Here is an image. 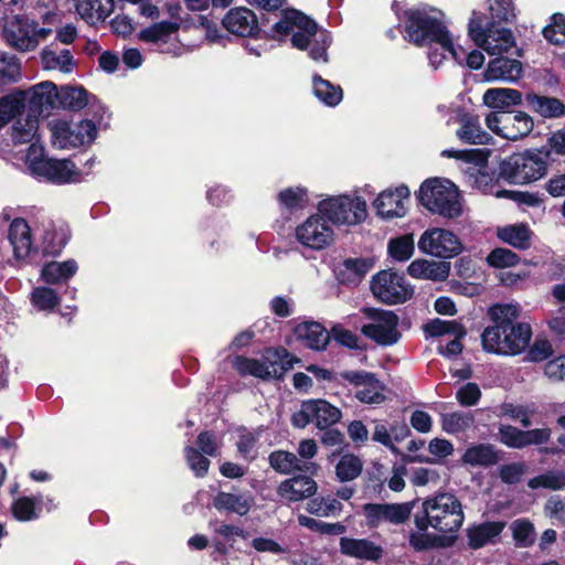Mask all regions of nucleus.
I'll return each instance as SVG.
<instances>
[{"label":"nucleus","instance_id":"obj_1","mask_svg":"<svg viewBox=\"0 0 565 565\" xmlns=\"http://www.w3.org/2000/svg\"><path fill=\"white\" fill-rule=\"evenodd\" d=\"M493 322L482 332L483 349L502 355L522 353L532 339V328L527 322H519L520 307L516 303H498L489 308Z\"/></svg>","mask_w":565,"mask_h":565},{"label":"nucleus","instance_id":"obj_2","mask_svg":"<svg viewBox=\"0 0 565 565\" xmlns=\"http://www.w3.org/2000/svg\"><path fill=\"white\" fill-rule=\"evenodd\" d=\"M405 38L416 45L437 43L454 57L456 62L478 70L484 62L480 51L467 52L460 45H455L447 28L437 17L434 10H409L406 12Z\"/></svg>","mask_w":565,"mask_h":565},{"label":"nucleus","instance_id":"obj_3","mask_svg":"<svg viewBox=\"0 0 565 565\" xmlns=\"http://www.w3.org/2000/svg\"><path fill=\"white\" fill-rule=\"evenodd\" d=\"M423 513H417L414 523L417 529L433 527L443 533L458 531L465 521L461 502L449 492L438 493L423 501Z\"/></svg>","mask_w":565,"mask_h":565},{"label":"nucleus","instance_id":"obj_4","mask_svg":"<svg viewBox=\"0 0 565 565\" xmlns=\"http://www.w3.org/2000/svg\"><path fill=\"white\" fill-rule=\"evenodd\" d=\"M299 359L285 349H267L262 360L236 356L234 367L241 375H252L262 380L280 379L292 369Z\"/></svg>","mask_w":565,"mask_h":565},{"label":"nucleus","instance_id":"obj_5","mask_svg":"<svg viewBox=\"0 0 565 565\" xmlns=\"http://www.w3.org/2000/svg\"><path fill=\"white\" fill-rule=\"evenodd\" d=\"M419 200L426 209L446 217H456L461 211L458 191L448 180L425 181L419 190Z\"/></svg>","mask_w":565,"mask_h":565},{"label":"nucleus","instance_id":"obj_6","mask_svg":"<svg viewBox=\"0 0 565 565\" xmlns=\"http://www.w3.org/2000/svg\"><path fill=\"white\" fill-rule=\"evenodd\" d=\"M468 31L473 42L490 55H502L515 47V39L509 29L501 28L493 22L484 30L480 13L476 11L472 12Z\"/></svg>","mask_w":565,"mask_h":565},{"label":"nucleus","instance_id":"obj_7","mask_svg":"<svg viewBox=\"0 0 565 565\" xmlns=\"http://www.w3.org/2000/svg\"><path fill=\"white\" fill-rule=\"evenodd\" d=\"M50 131L54 146L71 149L90 145L97 135L96 125L92 120L77 122L56 119L50 122Z\"/></svg>","mask_w":565,"mask_h":565},{"label":"nucleus","instance_id":"obj_8","mask_svg":"<svg viewBox=\"0 0 565 565\" xmlns=\"http://www.w3.org/2000/svg\"><path fill=\"white\" fill-rule=\"evenodd\" d=\"M319 212L332 223L354 225L366 217V203L358 196L341 195L322 201Z\"/></svg>","mask_w":565,"mask_h":565},{"label":"nucleus","instance_id":"obj_9","mask_svg":"<svg viewBox=\"0 0 565 565\" xmlns=\"http://www.w3.org/2000/svg\"><path fill=\"white\" fill-rule=\"evenodd\" d=\"M546 162L532 153H515L501 163V174L513 183H529L542 178Z\"/></svg>","mask_w":565,"mask_h":565},{"label":"nucleus","instance_id":"obj_10","mask_svg":"<svg viewBox=\"0 0 565 565\" xmlns=\"http://www.w3.org/2000/svg\"><path fill=\"white\" fill-rule=\"evenodd\" d=\"M32 153L28 156V167L32 174L56 184L81 182L82 173L73 161L68 159L40 158L32 159Z\"/></svg>","mask_w":565,"mask_h":565},{"label":"nucleus","instance_id":"obj_11","mask_svg":"<svg viewBox=\"0 0 565 565\" xmlns=\"http://www.w3.org/2000/svg\"><path fill=\"white\" fill-rule=\"evenodd\" d=\"M486 125L495 135L513 141L526 137L534 127L532 117L523 111L491 113Z\"/></svg>","mask_w":565,"mask_h":565},{"label":"nucleus","instance_id":"obj_12","mask_svg":"<svg viewBox=\"0 0 565 565\" xmlns=\"http://www.w3.org/2000/svg\"><path fill=\"white\" fill-rule=\"evenodd\" d=\"M370 322L362 327V333L380 345H393L399 338L398 317L387 310L364 309Z\"/></svg>","mask_w":565,"mask_h":565},{"label":"nucleus","instance_id":"obj_13","mask_svg":"<svg viewBox=\"0 0 565 565\" xmlns=\"http://www.w3.org/2000/svg\"><path fill=\"white\" fill-rule=\"evenodd\" d=\"M371 290L374 297L387 305L405 302L414 292L404 276L391 270H382L375 275L372 279Z\"/></svg>","mask_w":565,"mask_h":565},{"label":"nucleus","instance_id":"obj_14","mask_svg":"<svg viewBox=\"0 0 565 565\" xmlns=\"http://www.w3.org/2000/svg\"><path fill=\"white\" fill-rule=\"evenodd\" d=\"M302 31L295 32L291 43L299 50H309V55L315 61L327 62V49L331 39L326 30H319L315 21L309 18H299Z\"/></svg>","mask_w":565,"mask_h":565},{"label":"nucleus","instance_id":"obj_15","mask_svg":"<svg viewBox=\"0 0 565 565\" xmlns=\"http://www.w3.org/2000/svg\"><path fill=\"white\" fill-rule=\"evenodd\" d=\"M443 156L449 158L467 159L468 161L473 160L466 169V177L468 182L476 189L483 193L494 194L495 180L492 173H489L487 168V156L481 150H469V151H457V150H445Z\"/></svg>","mask_w":565,"mask_h":565},{"label":"nucleus","instance_id":"obj_16","mask_svg":"<svg viewBox=\"0 0 565 565\" xmlns=\"http://www.w3.org/2000/svg\"><path fill=\"white\" fill-rule=\"evenodd\" d=\"M418 248L435 257L451 258L461 252V243L452 232L434 227L422 234Z\"/></svg>","mask_w":565,"mask_h":565},{"label":"nucleus","instance_id":"obj_17","mask_svg":"<svg viewBox=\"0 0 565 565\" xmlns=\"http://www.w3.org/2000/svg\"><path fill=\"white\" fill-rule=\"evenodd\" d=\"M296 238L305 247L320 250L333 241V230L322 215H312L296 228Z\"/></svg>","mask_w":565,"mask_h":565},{"label":"nucleus","instance_id":"obj_18","mask_svg":"<svg viewBox=\"0 0 565 565\" xmlns=\"http://www.w3.org/2000/svg\"><path fill=\"white\" fill-rule=\"evenodd\" d=\"M22 94V108L30 115L40 118L44 111H49L57 104L58 92L52 82H42L28 89H19Z\"/></svg>","mask_w":565,"mask_h":565},{"label":"nucleus","instance_id":"obj_19","mask_svg":"<svg viewBox=\"0 0 565 565\" xmlns=\"http://www.w3.org/2000/svg\"><path fill=\"white\" fill-rule=\"evenodd\" d=\"M341 377L355 386L360 402L380 404L384 401L383 386L371 373L348 371L341 373Z\"/></svg>","mask_w":565,"mask_h":565},{"label":"nucleus","instance_id":"obj_20","mask_svg":"<svg viewBox=\"0 0 565 565\" xmlns=\"http://www.w3.org/2000/svg\"><path fill=\"white\" fill-rule=\"evenodd\" d=\"M34 21L24 17H14L4 28V35L8 43L14 49L25 52L36 47L33 38Z\"/></svg>","mask_w":565,"mask_h":565},{"label":"nucleus","instance_id":"obj_21","mask_svg":"<svg viewBox=\"0 0 565 565\" xmlns=\"http://www.w3.org/2000/svg\"><path fill=\"white\" fill-rule=\"evenodd\" d=\"M8 239L18 262L26 260L34 250L32 230L24 218H14L9 226Z\"/></svg>","mask_w":565,"mask_h":565},{"label":"nucleus","instance_id":"obj_22","mask_svg":"<svg viewBox=\"0 0 565 565\" xmlns=\"http://www.w3.org/2000/svg\"><path fill=\"white\" fill-rule=\"evenodd\" d=\"M409 200L407 186H398L395 190H385L374 202L377 213L383 217H402L406 213L405 203Z\"/></svg>","mask_w":565,"mask_h":565},{"label":"nucleus","instance_id":"obj_23","mask_svg":"<svg viewBox=\"0 0 565 565\" xmlns=\"http://www.w3.org/2000/svg\"><path fill=\"white\" fill-rule=\"evenodd\" d=\"M318 490L317 482L308 476H295L286 479L277 488V494L286 502H299L311 498Z\"/></svg>","mask_w":565,"mask_h":565},{"label":"nucleus","instance_id":"obj_24","mask_svg":"<svg viewBox=\"0 0 565 565\" xmlns=\"http://www.w3.org/2000/svg\"><path fill=\"white\" fill-rule=\"evenodd\" d=\"M76 13L89 25L104 22L114 11V0H73Z\"/></svg>","mask_w":565,"mask_h":565},{"label":"nucleus","instance_id":"obj_25","mask_svg":"<svg viewBox=\"0 0 565 565\" xmlns=\"http://www.w3.org/2000/svg\"><path fill=\"white\" fill-rule=\"evenodd\" d=\"M224 28L238 36H249L257 30V20L253 11L246 8L230 10L223 18Z\"/></svg>","mask_w":565,"mask_h":565},{"label":"nucleus","instance_id":"obj_26","mask_svg":"<svg viewBox=\"0 0 565 565\" xmlns=\"http://www.w3.org/2000/svg\"><path fill=\"white\" fill-rule=\"evenodd\" d=\"M41 227V248L43 253L47 255L60 254L68 241V228L63 225L57 227L51 220H43Z\"/></svg>","mask_w":565,"mask_h":565},{"label":"nucleus","instance_id":"obj_27","mask_svg":"<svg viewBox=\"0 0 565 565\" xmlns=\"http://www.w3.org/2000/svg\"><path fill=\"white\" fill-rule=\"evenodd\" d=\"M505 525L507 523L503 521H488L470 526L467 530L468 545L477 550L495 543Z\"/></svg>","mask_w":565,"mask_h":565},{"label":"nucleus","instance_id":"obj_28","mask_svg":"<svg viewBox=\"0 0 565 565\" xmlns=\"http://www.w3.org/2000/svg\"><path fill=\"white\" fill-rule=\"evenodd\" d=\"M340 551L351 557L374 562L383 555V548L366 539L342 537L340 540Z\"/></svg>","mask_w":565,"mask_h":565},{"label":"nucleus","instance_id":"obj_29","mask_svg":"<svg viewBox=\"0 0 565 565\" xmlns=\"http://www.w3.org/2000/svg\"><path fill=\"white\" fill-rule=\"evenodd\" d=\"M450 266L446 262L415 259L407 267V273L413 278L443 281L448 278Z\"/></svg>","mask_w":565,"mask_h":565},{"label":"nucleus","instance_id":"obj_30","mask_svg":"<svg viewBox=\"0 0 565 565\" xmlns=\"http://www.w3.org/2000/svg\"><path fill=\"white\" fill-rule=\"evenodd\" d=\"M522 76V64L518 60L498 57L489 62L484 72L487 81L516 82Z\"/></svg>","mask_w":565,"mask_h":565},{"label":"nucleus","instance_id":"obj_31","mask_svg":"<svg viewBox=\"0 0 565 565\" xmlns=\"http://www.w3.org/2000/svg\"><path fill=\"white\" fill-rule=\"evenodd\" d=\"M250 495L218 492L213 499V505L218 511H227L241 516L246 515L253 507Z\"/></svg>","mask_w":565,"mask_h":565},{"label":"nucleus","instance_id":"obj_32","mask_svg":"<svg viewBox=\"0 0 565 565\" xmlns=\"http://www.w3.org/2000/svg\"><path fill=\"white\" fill-rule=\"evenodd\" d=\"M295 333L303 345L322 350L329 341L328 331L318 322H302L296 327Z\"/></svg>","mask_w":565,"mask_h":565},{"label":"nucleus","instance_id":"obj_33","mask_svg":"<svg viewBox=\"0 0 565 565\" xmlns=\"http://www.w3.org/2000/svg\"><path fill=\"white\" fill-rule=\"evenodd\" d=\"M499 454L492 445L477 444L469 446L461 457L463 465L471 467H489L498 463Z\"/></svg>","mask_w":565,"mask_h":565},{"label":"nucleus","instance_id":"obj_34","mask_svg":"<svg viewBox=\"0 0 565 565\" xmlns=\"http://www.w3.org/2000/svg\"><path fill=\"white\" fill-rule=\"evenodd\" d=\"M526 105L544 118H559L565 115V104L555 97L527 94Z\"/></svg>","mask_w":565,"mask_h":565},{"label":"nucleus","instance_id":"obj_35","mask_svg":"<svg viewBox=\"0 0 565 565\" xmlns=\"http://www.w3.org/2000/svg\"><path fill=\"white\" fill-rule=\"evenodd\" d=\"M521 102L522 94L514 88H489L483 94V103L490 108L505 109Z\"/></svg>","mask_w":565,"mask_h":565},{"label":"nucleus","instance_id":"obj_36","mask_svg":"<svg viewBox=\"0 0 565 565\" xmlns=\"http://www.w3.org/2000/svg\"><path fill=\"white\" fill-rule=\"evenodd\" d=\"M312 423L320 429L337 424L341 417V411L324 399H311Z\"/></svg>","mask_w":565,"mask_h":565},{"label":"nucleus","instance_id":"obj_37","mask_svg":"<svg viewBox=\"0 0 565 565\" xmlns=\"http://www.w3.org/2000/svg\"><path fill=\"white\" fill-rule=\"evenodd\" d=\"M269 462L270 466L280 473H290L292 470H307L313 473L319 468L315 462L307 463L302 467L295 454L284 450L274 451L269 456Z\"/></svg>","mask_w":565,"mask_h":565},{"label":"nucleus","instance_id":"obj_38","mask_svg":"<svg viewBox=\"0 0 565 565\" xmlns=\"http://www.w3.org/2000/svg\"><path fill=\"white\" fill-rule=\"evenodd\" d=\"M461 126L457 130V137L465 143L470 145H486L490 136L482 130L477 117L463 116L461 118Z\"/></svg>","mask_w":565,"mask_h":565},{"label":"nucleus","instance_id":"obj_39","mask_svg":"<svg viewBox=\"0 0 565 565\" xmlns=\"http://www.w3.org/2000/svg\"><path fill=\"white\" fill-rule=\"evenodd\" d=\"M40 118L26 113L25 117L15 120L11 127L14 143H30L36 139Z\"/></svg>","mask_w":565,"mask_h":565},{"label":"nucleus","instance_id":"obj_40","mask_svg":"<svg viewBox=\"0 0 565 565\" xmlns=\"http://www.w3.org/2000/svg\"><path fill=\"white\" fill-rule=\"evenodd\" d=\"M77 264L73 259L63 263L51 262L41 270L42 279L51 285L70 279L77 271Z\"/></svg>","mask_w":565,"mask_h":565},{"label":"nucleus","instance_id":"obj_41","mask_svg":"<svg viewBox=\"0 0 565 565\" xmlns=\"http://www.w3.org/2000/svg\"><path fill=\"white\" fill-rule=\"evenodd\" d=\"M22 98L18 88L0 96V129L23 114Z\"/></svg>","mask_w":565,"mask_h":565},{"label":"nucleus","instance_id":"obj_42","mask_svg":"<svg viewBox=\"0 0 565 565\" xmlns=\"http://www.w3.org/2000/svg\"><path fill=\"white\" fill-rule=\"evenodd\" d=\"M498 237L513 247L524 249L530 245L531 231L525 224H513L499 227Z\"/></svg>","mask_w":565,"mask_h":565},{"label":"nucleus","instance_id":"obj_43","mask_svg":"<svg viewBox=\"0 0 565 565\" xmlns=\"http://www.w3.org/2000/svg\"><path fill=\"white\" fill-rule=\"evenodd\" d=\"M178 30V22L161 21L141 30L139 39L147 43H167L170 36L177 33Z\"/></svg>","mask_w":565,"mask_h":565},{"label":"nucleus","instance_id":"obj_44","mask_svg":"<svg viewBox=\"0 0 565 565\" xmlns=\"http://www.w3.org/2000/svg\"><path fill=\"white\" fill-rule=\"evenodd\" d=\"M42 64L45 70H58L70 73L73 67V55L68 50L60 52L52 49H44L41 53Z\"/></svg>","mask_w":565,"mask_h":565},{"label":"nucleus","instance_id":"obj_45","mask_svg":"<svg viewBox=\"0 0 565 565\" xmlns=\"http://www.w3.org/2000/svg\"><path fill=\"white\" fill-rule=\"evenodd\" d=\"M475 423L471 413L455 412L441 417V428L447 434L457 435L468 430Z\"/></svg>","mask_w":565,"mask_h":565},{"label":"nucleus","instance_id":"obj_46","mask_svg":"<svg viewBox=\"0 0 565 565\" xmlns=\"http://www.w3.org/2000/svg\"><path fill=\"white\" fill-rule=\"evenodd\" d=\"M313 93L319 100L328 106L338 105L343 97L340 86H334L319 76L313 77Z\"/></svg>","mask_w":565,"mask_h":565},{"label":"nucleus","instance_id":"obj_47","mask_svg":"<svg viewBox=\"0 0 565 565\" xmlns=\"http://www.w3.org/2000/svg\"><path fill=\"white\" fill-rule=\"evenodd\" d=\"M342 503L332 497H319L307 503V511L317 516H334L340 514Z\"/></svg>","mask_w":565,"mask_h":565},{"label":"nucleus","instance_id":"obj_48","mask_svg":"<svg viewBox=\"0 0 565 565\" xmlns=\"http://www.w3.org/2000/svg\"><path fill=\"white\" fill-rule=\"evenodd\" d=\"M516 546L529 547L534 544L536 532L533 523L526 519H518L510 525Z\"/></svg>","mask_w":565,"mask_h":565},{"label":"nucleus","instance_id":"obj_49","mask_svg":"<svg viewBox=\"0 0 565 565\" xmlns=\"http://www.w3.org/2000/svg\"><path fill=\"white\" fill-rule=\"evenodd\" d=\"M503 415L518 420L523 427H530L533 418L539 414V408L534 403L525 405L504 404L502 406Z\"/></svg>","mask_w":565,"mask_h":565},{"label":"nucleus","instance_id":"obj_50","mask_svg":"<svg viewBox=\"0 0 565 565\" xmlns=\"http://www.w3.org/2000/svg\"><path fill=\"white\" fill-rule=\"evenodd\" d=\"M57 103L64 108L82 109L88 103L87 92L82 87H63L58 92Z\"/></svg>","mask_w":565,"mask_h":565},{"label":"nucleus","instance_id":"obj_51","mask_svg":"<svg viewBox=\"0 0 565 565\" xmlns=\"http://www.w3.org/2000/svg\"><path fill=\"white\" fill-rule=\"evenodd\" d=\"M388 254L397 262H406L414 254V236L405 234L388 242Z\"/></svg>","mask_w":565,"mask_h":565},{"label":"nucleus","instance_id":"obj_52","mask_svg":"<svg viewBox=\"0 0 565 565\" xmlns=\"http://www.w3.org/2000/svg\"><path fill=\"white\" fill-rule=\"evenodd\" d=\"M424 331L428 337H449L451 333L466 335L463 327L455 321H445L434 319L424 326Z\"/></svg>","mask_w":565,"mask_h":565},{"label":"nucleus","instance_id":"obj_53","mask_svg":"<svg viewBox=\"0 0 565 565\" xmlns=\"http://www.w3.org/2000/svg\"><path fill=\"white\" fill-rule=\"evenodd\" d=\"M361 459L351 454L343 455L335 467L337 476L341 481L353 480L361 473Z\"/></svg>","mask_w":565,"mask_h":565},{"label":"nucleus","instance_id":"obj_54","mask_svg":"<svg viewBox=\"0 0 565 565\" xmlns=\"http://www.w3.org/2000/svg\"><path fill=\"white\" fill-rule=\"evenodd\" d=\"M527 486L531 489L545 488L550 490H561L565 487V473L547 471L530 479Z\"/></svg>","mask_w":565,"mask_h":565},{"label":"nucleus","instance_id":"obj_55","mask_svg":"<svg viewBox=\"0 0 565 565\" xmlns=\"http://www.w3.org/2000/svg\"><path fill=\"white\" fill-rule=\"evenodd\" d=\"M544 38L552 44L565 45V17L556 13L552 17V23L544 28Z\"/></svg>","mask_w":565,"mask_h":565},{"label":"nucleus","instance_id":"obj_56","mask_svg":"<svg viewBox=\"0 0 565 565\" xmlns=\"http://www.w3.org/2000/svg\"><path fill=\"white\" fill-rule=\"evenodd\" d=\"M366 267L363 260L347 259L343 263V269L339 271V279L342 282L356 284L365 275Z\"/></svg>","mask_w":565,"mask_h":565},{"label":"nucleus","instance_id":"obj_57","mask_svg":"<svg viewBox=\"0 0 565 565\" xmlns=\"http://www.w3.org/2000/svg\"><path fill=\"white\" fill-rule=\"evenodd\" d=\"M20 73L17 57L0 52V83L15 82L20 78Z\"/></svg>","mask_w":565,"mask_h":565},{"label":"nucleus","instance_id":"obj_58","mask_svg":"<svg viewBox=\"0 0 565 565\" xmlns=\"http://www.w3.org/2000/svg\"><path fill=\"white\" fill-rule=\"evenodd\" d=\"M278 201L287 209H301L308 202L307 191L302 188H289L278 194Z\"/></svg>","mask_w":565,"mask_h":565},{"label":"nucleus","instance_id":"obj_59","mask_svg":"<svg viewBox=\"0 0 565 565\" xmlns=\"http://www.w3.org/2000/svg\"><path fill=\"white\" fill-rule=\"evenodd\" d=\"M487 262L492 267L503 269L515 266L520 262V258L510 249L495 248L488 255Z\"/></svg>","mask_w":565,"mask_h":565},{"label":"nucleus","instance_id":"obj_60","mask_svg":"<svg viewBox=\"0 0 565 565\" xmlns=\"http://www.w3.org/2000/svg\"><path fill=\"white\" fill-rule=\"evenodd\" d=\"M414 509V502L386 503V522L402 524L406 522Z\"/></svg>","mask_w":565,"mask_h":565},{"label":"nucleus","instance_id":"obj_61","mask_svg":"<svg viewBox=\"0 0 565 565\" xmlns=\"http://www.w3.org/2000/svg\"><path fill=\"white\" fill-rule=\"evenodd\" d=\"M498 436L499 440L510 448H524V430L511 425H501Z\"/></svg>","mask_w":565,"mask_h":565},{"label":"nucleus","instance_id":"obj_62","mask_svg":"<svg viewBox=\"0 0 565 565\" xmlns=\"http://www.w3.org/2000/svg\"><path fill=\"white\" fill-rule=\"evenodd\" d=\"M525 360L529 362H541L548 359L554 350L551 342L543 338H536L532 345L529 344Z\"/></svg>","mask_w":565,"mask_h":565},{"label":"nucleus","instance_id":"obj_63","mask_svg":"<svg viewBox=\"0 0 565 565\" xmlns=\"http://www.w3.org/2000/svg\"><path fill=\"white\" fill-rule=\"evenodd\" d=\"M31 301L36 308L47 310L57 305L58 298L53 289L39 287L33 290Z\"/></svg>","mask_w":565,"mask_h":565},{"label":"nucleus","instance_id":"obj_64","mask_svg":"<svg viewBox=\"0 0 565 565\" xmlns=\"http://www.w3.org/2000/svg\"><path fill=\"white\" fill-rule=\"evenodd\" d=\"M544 375L553 383L565 382V354L546 362L544 365Z\"/></svg>","mask_w":565,"mask_h":565}]
</instances>
